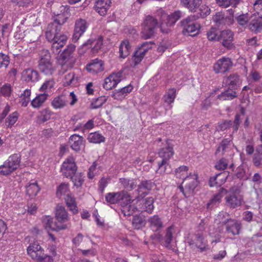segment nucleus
<instances>
[{
	"instance_id": "obj_1",
	"label": "nucleus",
	"mask_w": 262,
	"mask_h": 262,
	"mask_svg": "<svg viewBox=\"0 0 262 262\" xmlns=\"http://www.w3.org/2000/svg\"><path fill=\"white\" fill-rule=\"evenodd\" d=\"M173 154V148L169 145L159 150L158 155L161 159L158 161V169L156 171L157 172L159 171L160 174H169L171 172L172 168L169 160Z\"/></svg>"
},
{
	"instance_id": "obj_2",
	"label": "nucleus",
	"mask_w": 262,
	"mask_h": 262,
	"mask_svg": "<svg viewBox=\"0 0 262 262\" xmlns=\"http://www.w3.org/2000/svg\"><path fill=\"white\" fill-rule=\"evenodd\" d=\"M199 184L200 181L198 172H190L183 178V181L178 186V188L186 197L192 194Z\"/></svg>"
},
{
	"instance_id": "obj_3",
	"label": "nucleus",
	"mask_w": 262,
	"mask_h": 262,
	"mask_svg": "<svg viewBox=\"0 0 262 262\" xmlns=\"http://www.w3.org/2000/svg\"><path fill=\"white\" fill-rule=\"evenodd\" d=\"M158 14L160 16V28L161 31L167 33L170 31V28L181 17L182 12L176 11L168 15L163 10H159Z\"/></svg>"
},
{
	"instance_id": "obj_4",
	"label": "nucleus",
	"mask_w": 262,
	"mask_h": 262,
	"mask_svg": "<svg viewBox=\"0 0 262 262\" xmlns=\"http://www.w3.org/2000/svg\"><path fill=\"white\" fill-rule=\"evenodd\" d=\"M20 156L14 154L9 157L3 165L0 166V174L8 176L16 170L19 166Z\"/></svg>"
},
{
	"instance_id": "obj_5",
	"label": "nucleus",
	"mask_w": 262,
	"mask_h": 262,
	"mask_svg": "<svg viewBox=\"0 0 262 262\" xmlns=\"http://www.w3.org/2000/svg\"><path fill=\"white\" fill-rule=\"evenodd\" d=\"M39 71L46 75H52L55 71V67L51 61L50 54L47 50H43L38 62Z\"/></svg>"
},
{
	"instance_id": "obj_6",
	"label": "nucleus",
	"mask_w": 262,
	"mask_h": 262,
	"mask_svg": "<svg viewBox=\"0 0 262 262\" xmlns=\"http://www.w3.org/2000/svg\"><path fill=\"white\" fill-rule=\"evenodd\" d=\"M187 243L189 245L197 248L200 252H203L208 249L207 240L205 239L204 233L196 232L194 233L189 234L187 238Z\"/></svg>"
},
{
	"instance_id": "obj_7",
	"label": "nucleus",
	"mask_w": 262,
	"mask_h": 262,
	"mask_svg": "<svg viewBox=\"0 0 262 262\" xmlns=\"http://www.w3.org/2000/svg\"><path fill=\"white\" fill-rule=\"evenodd\" d=\"M198 18V15H191L182 21V24L184 27L183 31L184 34L194 36L199 34L200 25L195 22Z\"/></svg>"
},
{
	"instance_id": "obj_8",
	"label": "nucleus",
	"mask_w": 262,
	"mask_h": 262,
	"mask_svg": "<svg viewBox=\"0 0 262 262\" xmlns=\"http://www.w3.org/2000/svg\"><path fill=\"white\" fill-rule=\"evenodd\" d=\"M75 49L76 46L70 45L60 54L58 60L63 67L66 66L68 68H72L74 66L76 62V58L73 56Z\"/></svg>"
},
{
	"instance_id": "obj_9",
	"label": "nucleus",
	"mask_w": 262,
	"mask_h": 262,
	"mask_svg": "<svg viewBox=\"0 0 262 262\" xmlns=\"http://www.w3.org/2000/svg\"><path fill=\"white\" fill-rule=\"evenodd\" d=\"M157 26V19L150 15L147 16L141 32L142 37L146 39L151 38L154 35Z\"/></svg>"
},
{
	"instance_id": "obj_10",
	"label": "nucleus",
	"mask_w": 262,
	"mask_h": 262,
	"mask_svg": "<svg viewBox=\"0 0 262 262\" xmlns=\"http://www.w3.org/2000/svg\"><path fill=\"white\" fill-rule=\"evenodd\" d=\"M105 201L111 204H116L121 201V203L129 202L132 198L129 193L125 190L117 192H108L105 196Z\"/></svg>"
},
{
	"instance_id": "obj_11",
	"label": "nucleus",
	"mask_w": 262,
	"mask_h": 262,
	"mask_svg": "<svg viewBox=\"0 0 262 262\" xmlns=\"http://www.w3.org/2000/svg\"><path fill=\"white\" fill-rule=\"evenodd\" d=\"M55 217L59 229H66L68 228L70 218L65 207L62 205H57L55 210Z\"/></svg>"
},
{
	"instance_id": "obj_12",
	"label": "nucleus",
	"mask_w": 262,
	"mask_h": 262,
	"mask_svg": "<svg viewBox=\"0 0 262 262\" xmlns=\"http://www.w3.org/2000/svg\"><path fill=\"white\" fill-rule=\"evenodd\" d=\"M233 67V62L229 57H222L213 64V69L215 73H225Z\"/></svg>"
},
{
	"instance_id": "obj_13",
	"label": "nucleus",
	"mask_w": 262,
	"mask_h": 262,
	"mask_svg": "<svg viewBox=\"0 0 262 262\" xmlns=\"http://www.w3.org/2000/svg\"><path fill=\"white\" fill-rule=\"evenodd\" d=\"M27 254L34 260L37 261L45 256V250L37 242L29 244L27 248Z\"/></svg>"
},
{
	"instance_id": "obj_14",
	"label": "nucleus",
	"mask_w": 262,
	"mask_h": 262,
	"mask_svg": "<svg viewBox=\"0 0 262 262\" xmlns=\"http://www.w3.org/2000/svg\"><path fill=\"white\" fill-rule=\"evenodd\" d=\"M89 27V24L84 19H77L75 23L74 33L72 41L74 42L78 41L79 39L83 35Z\"/></svg>"
},
{
	"instance_id": "obj_15",
	"label": "nucleus",
	"mask_w": 262,
	"mask_h": 262,
	"mask_svg": "<svg viewBox=\"0 0 262 262\" xmlns=\"http://www.w3.org/2000/svg\"><path fill=\"white\" fill-rule=\"evenodd\" d=\"M234 36V33L229 29L220 31L219 41H221L222 46L225 48L232 50L235 48L233 42Z\"/></svg>"
},
{
	"instance_id": "obj_16",
	"label": "nucleus",
	"mask_w": 262,
	"mask_h": 262,
	"mask_svg": "<svg viewBox=\"0 0 262 262\" xmlns=\"http://www.w3.org/2000/svg\"><path fill=\"white\" fill-rule=\"evenodd\" d=\"M77 169V167L73 157L67 158L63 162L61 167L62 174L66 178H69L75 174Z\"/></svg>"
},
{
	"instance_id": "obj_17",
	"label": "nucleus",
	"mask_w": 262,
	"mask_h": 262,
	"mask_svg": "<svg viewBox=\"0 0 262 262\" xmlns=\"http://www.w3.org/2000/svg\"><path fill=\"white\" fill-rule=\"evenodd\" d=\"M248 29L256 33L262 31V15L260 14L259 12L251 14Z\"/></svg>"
},
{
	"instance_id": "obj_18",
	"label": "nucleus",
	"mask_w": 262,
	"mask_h": 262,
	"mask_svg": "<svg viewBox=\"0 0 262 262\" xmlns=\"http://www.w3.org/2000/svg\"><path fill=\"white\" fill-rule=\"evenodd\" d=\"M225 200L227 206L235 208L241 205L243 197L239 192H230L225 197Z\"/></svg>"
},
{
	"instance_id": "obj_19",
	"label": "nucleus",
	"mask_w": 262,
	"mask_h": 262,
	"mask_svg": "<svg viewBox=\"0 0 262 262\" xmlns=\"http://www.w3.org/2000/svg\"><path fill=\"white\" fill-rule=\"evenodd\" d=\"M122 74L121 73H113L105 78L103 84V88L106 90H110L116 87L121 80Z\"/></svg>"
},
{
	"instance_id": "obj_20",
	"label": "nucleus",
	"mask_w": 262,
	"mask_h": 262,
	"mask_svg": "<svg viewBox=\"0 0 262 262\" xmlns=\"http://www.w3.org/2000/svg\"><path fill=\"white\" fill-rule=\"evenodd\" d=\"M143 199L140 198L139 201L136 199L139 206V211H146L148 213H151L154 209V200L153 198L148 197L145 199Z\"/></svg>"
},
{
	"instance_id": "obj_21",
	"label": "nucleus",
	"mask_w": 262,
	"mask_h": 262,
	"mask_svg": "<svg viewBox=\"0 0 262 262\" xmlns=\"http://www.w3.org/2000/svg\"><path fill=\"white\" fill-rule=\"evenodd\" d=\"M154 185L151 180H144L140 182L138 185V192L139 195L137 196L136 200L139 201L140 198H143L146 195L149 193Z\"/></svg>"
},
{
	"instance_id": "obj_22",
	"label": "nucleus",
	"mask_w": 262,
	"mask_h": 262,
	"mask_svg": "<svg viewBox=\"0 0 262 262\" xmlns=\"http://www.w3.org/2000/svg\"><path fill=\"white\" fill-rule=\"evenodd\" d=\"M21 78L27 83H34L38 81L39 75L38 72L33 68H28L21 73Z\"/></svg>"
},
{
	"instance_id": "obj_23",
	"label": "nucleus",
	"mask_w": 262,
	"mask_h": 262,
	"mask_svg": "<svg viewBox=\"0 0 262 262\" xmlns=\"http://www.w3.org/2000/svg\"><path fill=\"white\" fill-rule=\"evenodd\" d=\"M241 83L242 80L237 73H232L228 76L225 77L223 79V84L231 90L235 89Z\"/></svg>"
},
{
	"instance_id": "obj_24",
	"label": "nucleus",
	"mask_w": 262,
	"mask_h": 262,
	"mask_svg": "<svg viewBox=\"0 0 262 262\" xmlns=\"http://www.w3.org/2000/svg\"><path fill=\"white\" fill-rule=\"evenodd\" d=\"M226 232L233 236L238 235L242 229V224L240 222L231 219L225 226Z\"/></svg>"
},
{
	"instance_id": "obj_25",
	"label": "nucleus",
	"mask_w": 262,
	"mask_h": 262,
	"mask_svg": "<svg viewBox=\"0 0 262 262\" xmlns=\"http://www.w3.org/2000/svg\"><path fill=\"white\" fill-rule=\"evenodd\" d=\"M102 45L103 37L100 36L97 38L88 40L85 43L83 44L82 48L88 47L91 49L93 53H96L101 48Z\"/></svg>"
},
{
	"instance_id": "obj_26",
	"label": "nucleus",
	"mask_w": 262,
	"mask_h": 262,
	"mask_svg": "<svg viewBox=\"0 0 262 262\" xmlns=\"http://www.w3.org/2000/svg\"><path fill=\"white\" fill-rule=\"evenodd\" d=\"M68 36L65 34L56 33V36L52 45V50L54 53H58L59 50L67 43Z\"/></svg>"
},
{
	"instance_id": "obj_27",
	"label": "nucleus",
	"mask_w": 262,
	"mask_h": 262,
	"mask_svg": "<svg viewBox=\"0 0 262 262\" xmlns=\"http://www.w3.org/2000/svg\"><path fill=\"white\" fill-rule=\"evenodd\" d=\"M228 174L229 173L227 171H224L211 177L209 181L210 186L214 187L222 185L226 181Z\"/></svg>"
},
{
	"instance_id": "obj_28",
	"label": "nucleus",
	"mask_w": 262,
	"mask_h": 262,
	"mask_svg": "<svg viewBox=\"0 0 262 262\" xmlns=\"http://www.w3.org/2000/svg\"><path fill=\"white\" fill-rule=\"evenodd\" d=\"M71 148L78 151L81 149V147L83 145L84 140L82 136L78 134H74L70 136L69 141Z\"/></svg>"
},
{
	"instance_id": "obj_29",
	"label": "nucleus",
	"mask_w": 262,
	"mask_h": 262,
	"mask_svg": "<svg viewBox=\"0 0 262 262\" xmlns=\"http://www.w3.org/2000/svg\"><path fill=\"white\" fill-rule=\"evenodd\" d=\"M111 3V0H98L95 4V10L100 15L104 16L107 14Z\"/></svg>"
},
{
	"instance_id": "obj_30",
	"label": "nucleus",
	"mask_w": 262,
	"mask_h": 262,
	"mask_svg": "<svg viewBox=\"0 0 262 262\" xmlns=\"http://www.w3.org/2000/svg\"><path fill=\"white\" fill-rule=\"evenodd\" d=\"M176 231L177 227L174 225H172L166 228L165 236L163 238L164 245L166 248L168 249L171 248V243Z\"/></svg>"
},
{
	"instance_id": "obj_31",
	"label": "nucleus",
	"mask_w": 262,
	"mask_h": 262,
	"mask_svg": "<svg viewBox=\"0 0 262 262\" xmlns=\"http://www.w3.org/2000/svg\"><path fill=\"white\" fill-rule=\"evenodd\" d=\"M103 61L96 58L87 64L86 69L90 72L98 73L103 71Z\"/></svg>"
},
{
	"instance_id": "obj_32",
	"label": "nucleus",
	"mask_w": 262,
	"mask_h": 262,
	"mask_svg": "<svg viewBox=\"0 0 262 262\" xmlns=\"http://www.w3.org/2000/svg\"><path fill=\"white\" fill-rule=\"evenodd\" d=\"M61 11H63V12L61 14H58L55 18L54 19V22L52 24H54V26H57V25L59 26L58 28L60 29V26L63 25L67 20L68 18V9H67V7L63 6H61L60 7Z\"/></svg>"
},
{
	"instance_id": "obj_33",
	"label": "nucleus",
	"mask_w": 262,
	"mask_h": 262,
	"mask_svg": "<svg viewBox=\"0 0 262 262\" xmlns=\"http://www.w3.org/2000/svg\"><path fill=\"white\" fill-rule=\"evenodd\" d=\"M67 206L73 214L78 212L77 204L75 197L72 194H68L64 198Z\"/></svg>"
},
{
	"instance_id": "obj_34",
	"label": "nucleus",
	"mask_w": 262,
	"mask_h": 262,
	"mask_svg": "<svg viewBox=\"0 0 262 262\" xmlns=\"http://www.w3.org/2000/svg\"><path fill=\"white\" fill-rule=\"evenodd\" d=\"M49 94L41 93L37 96L31 101V105L34 108H39L47 100Z\"/></svg>"
},
{
	"instance_id": "obj_35",
	"label": "nucleus",
	"mask_w": 262,
	"mask_h": 262,
	"mask_svg": "<svg viewBox=\"0 0 262 262\" xmlns=\"http://www.w3.org/2000/svg\"><path fill=\"white\" fill-rule=\"evenodd\" d=\"M230 214L227 212L222 211L215 216L214 222L220 226H225L230 220Z\"/></svg>"
},
{
	"instance_id": "obj_36",
	"label": "nucleus",
	"mask_w": 262,
	"mask_h": 262,
	"mask_svg": "<svg viewBox=\"0 0 262 262\" xmlns=\"http://www.w3.org/2000/svg\"><path fill=\"white\" fill-rule=\"evenodd\" d=\"M148 222L150 228L155 232L160 230L163 226V223L161 219L157 215L150 217L148 220Z\"/></svg>"
},
{
	"instance_id": "obj_37",
	"label": "nucleus",
	"mask_w": 262,
	"mask_h": 262,
	"mask_svg": "<svg viewBox=\"0 0 262 262\" xmlns=\"http://www.w3.org/2000/svg\"><path fill=\"white\" fill-rule=\"evenodd\" d=\"M51 104L53 108L55 110L64 108L67 105L65 96L60 95L54 97Z\"/></svg>"
},
{
	"instance_id": "obj_38",
	"label": "nucleus",
	"mask_w": 262,
	"mask_h": 262,
	"mask_svg": "<svg viewBox=\"0 0 262 262\" xmlns=\"http://www.w3.org/2000/svg\"><path fill=\"white\" fill-rule=\"evenodd\" d=\"M202 1V0H181V4L190 11L195 12Z\"/></svg>"
},
{
	"instance_id": "obj_39",
	"label": "nucleus",
	"mask_w": 262,
	"mask_h": 262,
	"mask_svg": "<svg viewBox=\"0 0 262 262\" xmlns=\"http://www.w3.org/2000/svg\"><path fill=\"white\" fill-rule=\"evenodd\" d=\"M59 31L60 28H58V26H54V24H49L45 34L46 39L53 43L56 36V33Z\"/></svg>"
},
{
	"instance_id": "obj_40",
	"label": "nucleus",
	"mask_w": 262,
	"mask_h": 262,
	"mask_svg": "<svg viewBox=\"0 0 262 262\" xmlns=\"http://www.w3.org/2000/svg\"><path fill=\"white\" fill-rule=\"evenodd\" d=\"M55 84V81L52 78L46 80L39 88V91L42 93L49 94L52 93Z\"/></svg>"
},
{
	"instance_id": "obj_41",
	"label": "nucleus",
	"mask_w": 262,
	"mask_h": 262,
	"mask_svg": "<svg viewBox=\"0 0 262 262\" xmlns=\"http://www.w3.org/2000/svg\"><path fill=\"white\" fill-rule=\"evenodd\" d=\"M131 51V46L128 40L122 41L119 47L120 57L122 58H126Z\"/></svg>"
},
{
	"instance_id": "obj_42",
	"label": "nucleus",
	"mask_w": 262,
	"mask_h": 262,
	"mask_svg": "<svg viewBox=\"0 0 262 262\" xmlns=\"http://www.w3.org/2000/svg\"><path fill=\"white\" fill-rule=\"evenodd\" d=\"M119 182L123 187L128 190L135 189L137 185V180L134 179L120 178Z\"/></svg>"
},
{
	"instance_id": "obj_43",
	"label": "nucleus",
	"mask_w": 262,
	"mask_h": 262,
	"mask_svg": "<svg viewBox=\"0 0 262 262\" xmlns=\"http://www.w3.org/2000/svg\"><path fill=\"white\" fill-rule=\"evenodd\" d=\"M27 194L31 198L36 196L40 191V188L36 181L29 183L26 187Z\"/></svg>"
},
{
	"instance_id": "obj_44",
	"label": "nucleus",
	"mask_w": 262,
	"mask_h": 262,
	"mask_svg": "<svg viewBox=\"0 0 262 262\" xmlns=\"http://www.w3.org/2000/svg\"><path fill=\"white\" fill-rule=\"evenodd\" d=\"M88 140L90 143L100 144L105 142V138L100 133L95 132L89 135Z\"/></svg>"
},
{
	"instance_id": "obj_45",
	"label": "nucleus",
	"mask_w": 262,
	"mask_h": 262,
	"mask_svg": "<svg viewBox=\"0 0 262 262\" xmlns=\"http://www.w3.org/2000/svg\"><path fill=\"white\" fill-rule=\"evenodd\" d=\"M132 200L128 202L123 203L124 205L122 206L121 211L124 216H130L138 210H139V207L135 206L134 204H130Z\"/></svg>"
},
{
	"instance_id": "obj_46",
	"label": "nucleus",
	"mask_w": 262,
	"mask_h": 262,
	"mask_svg": "<svg viewBox=\"0 0 262 262\" xmlns=\"http://www.w3.org/2000/svg\"><path fill=\"white\" fill-rule=\"evenodd\" d=\"M222 198L223 195L221 192L214 194L207 204V208L208 209H212L214 207L218 206L221 203Z\"/></svg>"
},
{
	"instance_id": "obj_47",
	"label": "nucleus",
	"mask_w": 262,
	"mask_h": 262,
	"mask_svg": "<svg viewBox=\"0 0 262 262\" xmlns=\"http://www.w3.org/2000/svg\"><path fill=\"white\" fill-rule=\"evenodd\" d=\"M53 218L50 216H45L42 217V220L46 228H49L53 231L59 230L58 224L57 221L53 222Z\"/></svg>"
},
{
	"instance_id": "obj_48",
	"label": "nucleus",
	"mask_w": 262,
	"mask_h": 262,
	"mask_svg": "<svg viewBox=\"0 0 262 262\" xmlns=\"http://www.w3.org/2000/svg\"><path fill=\"white\" fill-rule=\"evenodd\" d=\"M31 89H27L20 95L19 103L22 106L26 107L30 101Z\"/></svg>"
},
{
	"instance_id": "obj_49",
	"label": "nucleus",
	"mask_w": 262,
	"mask_h": 262,
	"mask_svg": "<svg viewBox=\"0 0 262 262\" xmlns=\"http://www.w3.org/2000/svg\"><path fill=\"white\" fill-rule=\"evenodd\" d=\"M251 18V14L246 13L245 14H242L235 17V19L237 23L242 26H245L248 29V24Z\"/></svg>"
},
{
	"instance_id": "obj_50",
	"label": "nucleus",
	"mask_w": 262,
	"mask_h": 262,
	"mask_svg": "<svg viewBox=\"0 0 262 262\" xmlns=\"http://www.w3.org/2000/svg\"><path fill=\"white\" fill-rule=\"evenodd\" d=\"M133 90V86L132 85L129 84L117 90L114 93V96L115 98H124L127 94L130 93Z\"/></svg>"
},
{
	"instance_id": "obj_51",
	"label": "nucleus",
	"mask_w": 262,
	"mask_h": 262,
	"mask_svg": "<svg viewBox=\"0 0 262 262\" xmlns=\"http://www.w3.org/2000/svg\"><path fill=\"white\" fill-rule=\"evenodd\" d=\"M145 220L140 215H136L133 216L132 225L136 229H140L145 226Z\"/></svg>"
},
{
	"instance_id": "obj_52",
	"label": "nucleus",
	"mask_w": 262,
	"mask_h": 262,
	"mask_svg": "<svg viewBox=\"0 0 262 262\" xmlns=\"http://www.w3.org/2000/svg\"><path fill=\"white\" fill-rule=\"evenodd\" d=\"M68 194H71L70 192L69 183H62L57 187L56 194L58 197L66 195Z\"/></svg>"
},
{
	"instance_id": "obj_53",
	"label": "nucleus",
	"mask_w": 262,
	"mask_h": 262,
	"mask_svg": "<svg viewBox=\"0 0 262 262\" xmlns=\"http://www.w3.org/2000/svg\"><path fill=\"white\" fill-rule=\"evenodd\" d=\"M52 113L49 108H45L40 112L37 116V120L39 123H44L50 120Z\"/></svg>"
},
{
	"instance_id": "obj_54",
	"label": "nucleus",
	"mask_w": 262,
	"mask_h": 262,
	"mask_svg": "<svg viewBox=\"0 0 262 262\" xmlns=\"http://www.w3.org/2000/svg\"><path fill=\"white\" fill-rule=\"evenodd\" d=\"M237 97L236 92L225 91L217 96V99L221 101L231 100Z\"/></svg>"
},
{
	"instance_id": "obj_55",
	"label": "nucleus",
	"mask_w": 262,
	"mask_h": 262,
	"mask_svg": "<svg viewBox=\"0 0 262 262\" xmlns=\"http://www.w3.org/2000/svg\"><path fill=\"white\" fill-rule=\"evenodd\" d=\"M176 96V89L172 88L167 91L164 96V101L170 104L173 102Z\"/></svg>"
},
{
	"instance_id": "obj_56",
	"label": "nucleus",
	"mask_w": 262,
	"mask_h": 262,
	"mask_svg": "<svg viewBox=\"0 0 262 262\" xmlns=\"http://www.w3.org/2000/svg\"><path fill=\"white\" fill-rule=\"evenodd\" d=\"M189 167L185 165L180 166L175 169V176L177 178L182 179L187 175Z\"/></svg>"
},
{
	"instance_id": "obj_57",
	"label": "nucleus",
	"mask_w": 262,
	"mask_h": 262,
	"mask_svg": "<svg viewBox=\"0 0 262 262\" xmlns=\"http://www.w3.org/2000/svg\"><path fill=\"white\" fill-rule=\"evenodd\" d=\"M73 182L74 185L79 187L82 185L84 180L83 174L81 173H75L72 176L69 177Z\"/></svg>"
},
{
	"instance_id": "obj_58",
	"label": "nucleus",
	"mask_w": 262,
	"mask_h": 262,
	"mask_svg": "<svg viewBox=\"0 0 262 262\" xmlns=\"http://www.w3.org/2000/svg\"><path fill=\"white\" fill-rule=\"evenodd\" d=\"M78 80V77H75V74L74 72L70 73L65 76L64 85L68 86L75 84Z\"/></svg>"
},
{
	"instance_id": "obj_59",
	"label": "nucleus",
	"mask_w": 262,
	"mask_h": 262,
	"mask_svg": "<svg viewBox=\"0 0 262 262\" xmlns=\"http://www.w3.org/2000/svg\"><path fill=\"white\" fill-rule=\"evenodd\" d=\"M18 113L14 112L11 114L6 120V125L8 127H11L17 121Z\"/></svg>"
},
{
	"instance_id": "obj_60",
	"label": "nucleus",
	"mask_w": 262,
	"mask_h": 262,
	"mask_svg": "<svg viewBox=\"0 0 262 262\" xmlns=\"http://www.w3.org/2000/svg\"><path fill=\"white\" fill-rule=\"evenodd\" d=\"M207 38L209 40H217L219 41L220 31L215 28H211L207 33Z\"/></svg>"
},
{
	"instance_id": "obj_61",
	"label": "nucleus",
	"mask_w": 262,
	"mask_h": 262,
	"mask_svg": "<svg viewBox=\"0 0 262 262\" xmlns=\"http://www.w3.org/2000/svg\"><path fill=\"white\" fill-rule=\"evenodd\" d=\"M111 178L108 176L106 177H102L98 182V190L101 193H103L105 188L107 187L108 184L110 182Z\"/></svg>"
},
{
	"instance_id": "obj_62",
	"label": "nucleus",
	"mask_w": 262,
	"mask_h": 262,
	"mask_svg": "<svg viewBox=\"0 0 262 262\" xmlns=\"http://www.w3.org/2000/svg\"><path fill=\"white\" fill-rule=\"evenodd\" d=\"M12 92V88L10 84H5L0 88V96L4 97L10 96Z\"/></svg>"
},
{
	"instance_id": "obj_63",
	"label": "nucleus",
	"mask_w": 262,
	"mask_h": 262,
	"mask_svg": "<svg viewBox=\"0 0 262 262\" xmlns=\"http://www.w3.org/2000/svg\"><path fill=\"white\" fill-rule=\"evenodd\" d=\"M228 165V161L225 158H221L215 164L214 167L219 170H224Z\"/></svg>"
},
{
	"instance_id": "obj_64",
	"label": "nucleus",
	"mask_w": 262,
	"mask_h": 262,
	"mask_svg": "<svg viewBox=\"0 0 262 262\" xmlns=\"http://www.w3.org/2000/svg\"><path fill=\"white\" fill-rule=\"evenodd\" d=\"M106 99L103 97H100L94 100L91 103L90 108L91 109H97L105 103Z\"/></svg>"
}]
</instances>
